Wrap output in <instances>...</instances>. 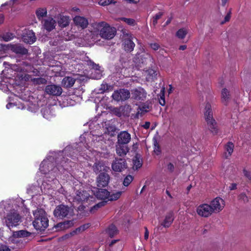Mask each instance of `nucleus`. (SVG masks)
I'll list each match as a JSON object with an SVG mask.
<instances>
[{
	"label": "nucleus",
	"instance_id": "f257e3e1",
	"mask_svg": "<svg viewBox=\"0 0 251 251\" xmlns=\"http://www.w3.org/2000/svg\"><path fill=\"white\" fill-rule=\"evenodd\" d=\"M34 220V227L38 230H44L49 225V220L45 211L42 209H37L33 212Z\"/></svg>",
	"mask_w": 251,
	"mask_h": 251
},
{
	"label": "nucleus",
	"instance_id": "f03ea898",
	"mask_svg": "<svg viewBox=\"0 0 251 251\" xmlns=\"http://www.w3.org/2000/svg\"><path fill=\"white\" fill-rule=\"evenodd\" d=\"M95 25L101 38L111 39L115 36L116 33V28L110 26L107 23L102 22L96 24Z\"/></svg>",
	"mask_w": 251,
	"mask_h": 251
},
{
	"label": "nucleus",
	"instance_id": "7ed1b4c3",
	"mask_svg": "<svg viewBox=\"0 0 251 251\" xmlns=\"http://www.w3.org/2000/svg\"><path fill=\"white\" fill-rule=\"evenodd\" d=\"M204 116L209 129L213 134H216L218 132L217 124L213 118V113L210 103H207L205 106Z\"/></svg>",
	"mask_w": 251,
	"mask_h": 251
},
{
	"label": "nucleus",
	"instance_id": "20e7f679",
	"mask_svg": "<svg viewBox=\"0 0 251 251\" xmlns=\"http://www.w3.org/2000/svg\"><path fill=\"white\" fill-rule=\"evenodd\" d=\"M73 209L64 204L57 205L53 211L54 217L60 219L73 216Z\"/></svg>",
	"mask_w": 251,
	"mask_h": 251
},
{
	"label": "nucleus",
	"instance_id": "39448f33",
	"mask_svg": "<svg viewBox=\"0 0 251 251\" xmlns=\"http://www.w3.org/2000/svg\"><path fill=\"white\" fill-rule=\"evenodd\" d=\"M21 217L15 210L9 211L4 218L5 223L9 228L17 226L20 221Z\"/></svg>",
	"mask_w": 251,
	"mask_h": 251
},
{
	"label": "nucleus",
	"instance_id": "423d86ee",
	"mask_svg": "<svg viewBox=\"0 0 251 251\" xmlns=\"http://www.w3.org/2000/svg\"><path fill=\"white\" fill-rule=\"evenodd\" d=\"M72 198L74 202L83 204L88 202L90 199H92L93 197L90 196L87 191L80 190L75 192V194L72 196Z\"/></svg>",
	"mask_w": 251,
	"mask_h": 251
},
{
	"label": "nucleus",
	"instance_id": "0eeeda50",
	"mask_svg": "<svg viewBox=\"0 0 251 251\" xmlns=\"http://www.w3.org/2000/svg\"><path fill=\"white\" fill-rule=\"evenodd\" d=\"M127 167L126 161L122 158H115L111 164L112 169L115 172H122Z\"/></svg>",
	"mask_w": 251,
	"mask_h": 251
},
{
	"label": "nucleus",
	"instance_id": "6e6552de",
	"mask_svg": "<svg viewBox=\"0 0 251 251\" xmlns=\"http://www.w3.org/2000/svg\"><path fill=\"white\" fill-rule=\"evenodd\" d=\"M213 213H219L223 210L225 206L224 201L220 197H217L213 200L209 204Z\"/></svg>",
	"mask_w": 251,
	"mask_h": 251
},
{
	"label": "nucleus",
	"instance_id": "1a4fd4ad",
	"mask_svg": "<svg viewBox=\"0 0 251 251\" xmlns=\"http://www.w3.org/2000/svg\"><path fill=\"white\" fill-rule=\"evenodd\" d=\"M130 96L128 90L126 89H120L115 91L112 95V97L117 101L125 100L129 98Z\"/></svg>",
	"mask_w": 251,
	"mask_h": 251
},
{
	"label": "nucleus",
	"instance_id": "9d476101",
	"mask_svg": "<svg viewBox=\"0 0 251 251\" xmlns=\"http://www.w3.org/2000/svg\"><path fill=\"white\" fill-rule=\"evenodd\" d=\"M196 211L200 216L205 218L210 216L213 213L210 205L206 203L201 204L198 206Z\"/></svg>",
	"mask_w": 251,
	"mask_h": 251
},
{
	"label": "nucleus",
	"instance_id": "9b49d317",
	"mask_svg": "<svg viewBox=\"0 0 251 251\" xmlns=\"http://www.w3.org/2000/svg\"><path fill=\"white\" fill-rule=\"evenodd\" d=\"M132 98L137 100H144L147 97V93L141 87L136 88L131 91Z\"/></svg>",
	"mask_w": 251,
	"mask_h": 251
},
{
	"label": "nucleus",
	"instance_id": "f8f14e48",
	"mask_svg": "<svg viewBox=\"0 0 251 251\" xmlns=\"http://www.w3.org/2000/svg\"><path fill=\"white\" fill-rule=\"evenodd\" d=\"M45 92L50 95L60 96L62 93V89L59 85L51 84L46 87Z\"/></svg>",
	"mask_w": 251,
	"mask_h": 251
},
{
	"label": "nucleus",
	"instance_id": "ddd939ff",
	"mask_svg": "<svg viewBox=\"0 0 251 251\" xmlns=\"http://www.w3.org/2000/svg\"><path fill=\"white\" fill-rule=\"evenodd\" d=\"M117 139V143L126 145L131 140V135L127 131H123L118 135Z\"/></svg>",
	"mask_w": 251,
	"mask_h": 251
},
{
	"label": "nucleus",
	"instance_id": "4468645a",
	"mask_svg": "<svg viewBox=\"0 0 251 251\" xmlns=\"http://www.w3.org/2000/svg\"><path fill=\"white\" fill-rule=\"evenodd\" d=\"M109 175L105 173H100L97 178V185L99 187H104L107 185L109 180Z\"/></svg>",
	"mask_w": 251,
	"mask_h": 251
},
{
	"label": "nucleus",
	"instance_id": "2eb2a0df",
	"mask_svg": "<svg viewBox=\"0 0 251 251\" xmlns=\"http://www.w3.org/2000/svg\"><path fill=\"white\" fill-rule=\"evenodd\" d=\"M23 41L26 43L32 44L36 40L35 33L31 30H26L23 33Z\"/></svg>",
	"mask_w": 251,
	"mask_h": 251
},
{
	"label": "nucleus",
	"instance_id": "dca6fc26",
	"mask_svg": "<svg viewBox=\"0 0 251 251\" xmlns=\"http://www.w3.org/2000/svg\"><path fill=\"white\" fill-rule=\"evenodd\" d=\"M56 25L55 21L52 18H48L43 22L44 28L48 31L54 29Z\"/></svg>",
	"mask_w": 251,
	"mask_h": 251
},
{
	"label": "nucleus",
	"instance_id": "f3484780",
	"mask_svg": "<svg viewBox=\"0 0 251 251\" xmlns=\"http://www.w3.org/2000/svg\"><path fill=\"white\" fill-rule=\"evenodd\" d=\"M128 151L129 149L126 145L117 143L116 146V153L120 156H124L126 154Z\"/></svg>",
	"mask_w": 251,
	"mask_h": 251
},
{
	"label": "nucleus",
	"instance_id": "a211bd4d",
	"mask_svg": "<svg viewBox=\"0 0 251 251\" xmlns=\"http://www.w3.org/2000/svg\"><path fill=\"white\" fill-rule=\"evenodd\" d=\"M87 65L89 66L92 69H94L95 71H98L97 73V75H93V73H92V78L94 79H100L101 76V73L100 71V66L98 64H95L94 62L91 60H89L87 61Z\"/></svg>",
	"mask_w": 251,
	"mask_h": 251
},
{
	"label": "nucleus",
	"instance_id": "6ab92c4d",
	"mask_svg": "<svg viewBox=\"0 0 251 251\" xmlns=\"http://www.w3.org/2000/svg\"><path fill=\"white\" fill-rule=\"evenodd\" d=\"M133 38L132 36H130L129 38L124 39V48L126 51H131L133 50L135 44L132 41Z\"/></svg>",
	"mask_w": 251,
	"mask_h": 251
},
{
	"label": "nucleus",
	"instance_id": "aec40b11",
	"mask_svg": "<svg viewBox=\"0 0 251 251\" xmlns=\"http://www.w3.org/2000/svg\"><path fill=\"white\" fill-rule=\"evenodd\" d=\"M74 21L76 25L79 26L82 28H86L88 25V20L86 18L80 16L75 17Z\"/></svg>",
	"mask_w": 251,
	"mask_h": 251
},
{
	"label": "nucleus",
	"instance_id": "412c9836",
	"mask_svg": "<svg viewBox=\"0 0 251 251\" xmlns=\"http://www.w3.org/2000/svg\"><path fill=\"white\" fill-rule=\"evenodd\" d=\"M11 50L17 54H26L27 53V50L20 45H11L10 46Z\"/></svg>",
	"mask_w": 251,
	"mask_h": 251
},
{
	"label": "nucleus",
	"instance_id": "4be33fe9",
	"mask_svg": "<svg viewBox=\"0 0 251 251\" xmlns=\"http://www.w3.org/2000/svg\"><path fill=\"white\" fill-rule=\"evenodd\" d=\"M157 72L155 70L150 69L145 72V75L147 81H152L157 78Z\"/></svg>",
	"mask_w": 251,
	"mask_h": 251
},
{
	"label": "nucleus",
	"instance_id": "5701e85b",
	"mask_svg": "<svg viewBox=\"0 0 251 251\" xmlns=\"http://www.w3.org/2000/svg\"><path fill=\"white\" fill-rule=\"evenodd\" d=\"M174 219L173 213L172 212L169 213L165 216L161 225L165 227H169L172 224Z\"/></svg>",
	"mask_w": 251,
	"mask_h": 251
},
{
	"label": "nucleus",
	"instance_id": "b1692460",
	"mask_svg": "<svg viewBox=\"0 0 251 251\" xmlns=\"http://www.w3.org/2000/svg\"><path fill=\"white\" fill-rule=\"evenodd\" d=\"M75 79L70 76H66L62 80V85L66 88H70L75 84Z\"/></svg>",
	"mask_w": 251,
	"mask_h": 251
},
{
	"label": "nucleus",
	"instance_id": "393cba45",
	"mask_svg": "<svg viewBox=\"0 0 251 251\" xmlns=\"http://www.w3.org/2000/svg\"><path fill=\"white\" fill-rule=\"evenodd\" d=\"M109 195V191L106 189H100L96 193V197L100 199L107 200Z\"/></svg>",
	"mask_w": 251,
	"mask_h": 251
},
{
	"label": "nucleus",
	"instance_id": "a878e982",
	"mask_svg": "<svg viewBox=\"0 0 251 251\" xmlns=\"http://www.w3.org/2000/svg\"><path fill=\"white\" fill-rule=\"evenodd\" d=\"M93 168L94 171L96 173L100 172L102 171L106 172L109 169L108 167L105 166L103 163L100 162L95 163L93 166Z\"/></svg>",
	"mask_w": 251,
	"mask_h": 251
},
{
	"label": "nucleus",
	"instance_id": "bb28decb",
	"mask_svg": "<svg viewBox=\"0 0 251 251\" xmlns=\"http://www.w3.org/2000/svg\"><path fill=\"white\" fill-rule=\"evenodd\" d=\"M150 110V107L148 105L143 104L140 105L138 109L135 118H139V116H142L144 113L148 112Z\"/></svg>",
	"mask_w": 251,
	"mask_h": 251
},
{
	"label": "nucleus",
	"instance_id": "cd10ccee",
	"mask_svg": "<svg viewBox=\"0 0 251 251\" xmlns=\"http://www.w3.org/2000/svg\"><path fill=\"white\" fill-rule=\"evenodd\" d=\"M222 99L223 102L226 105L230 100V94L229 91L224 88L222 91Z\"/></svg>",
	"mask_w": 251,
	"mask_h": 251
},
{
	"label": "nucleus",
	"instance_id": "c85d7f7f",
	"mask_svg": "<svg viewBox=\"0 0 251 251\" xmlns=\"http://www.w3.org/2000/svg\"><path fill=\"white\" fill-rule=\"evenodd\" d=\"M36 17L39 20H41L43 18L46 17L47 15V10L46 8L40 7L37 9L35 12Z\"/></svg>",
	"mask_w": 251,
	"mask_h": 251
},
{
	"label": "nucleus",
	"instance_id": "c756f323",
	"mask_svg": "<svg viewBox=\"0 0 251 251\" xmlns=\"http://www.w3.org/2000/svg\"><path fill=\"white\" fill-rule=\"evenodd\" d=\"M122 194V191H112L109 192L108 201H116L119 199Z\"/></svg>",
	"mask_w": 251,
	"mask_h": 251
},
{
	"label": "nucleus",
	"instance_id": "7c9ffc66",
	"mask_svg": "<svg viewBox=\"0 0 251 251\" xmlns=\"http://www.w3.org/2000/svg\"><path fill=\"white\" fill-rule=\"evenodd\" d=\"M106 232L110 237H113L118 233V230L115 225L112 224L107 228Z\"/></svg>",
	"mask_w": 251,
	"mask_h": 251
},
{
	"label": "nucleus",
	"instance_id": "2f4dec72",
	"mask_svg": "<svg viewBox=\"0 0 251 251\" xmlns=\"http://www.w3.org/2000/svg\"><path fill=\"white\" fill-rule=\"evenodd\" d=\"M231 14L230 10H228L226 12L225 15L222 16L223 19L220 17L219 18V21L220 25H223L226 23L228 22L231 18Z\"/></svg>",
	"mask_w": 251,
	"mask_h": 251
},
{
	"label": "nucleus",
	"instance_id": "473e14b6",
	"mask_svg": "<svg viewBox=\"0 0 251 251\" xmlns=\"http://www.w3.org/2000/svg\"><path fill=\"white\" fill-rule=\"evenodd\" d=\"M59 26L61 27H66L69 24V19L67 16L60 15L58 21Z\"/></svg>",
	"mask_w": 251,
	"mask_h": 251
},
{
	"label": "nucleus",
	"instance_id": "72a5a7b5",
	"mask_svg": "<svg viewBox=\"0 0 251 251\" xmlns=\"http://www.w3.org/2000/svg\"><path fill=\"white\" fill-rule=\"evenodd\" d=\"M133 169L134 170H137L138 168L142 166V161L141 160L140 156H139L138 155H136L134 157L133 159Z\"/></svg>",
	"mask_w": 251,
	"mask_h": 251
},
{
	"label": "nucleus",
	"instance_id": "f704fd0d",
	"mask_svg": "<svg viewBox=\"0 0 251 251\" xmlns=\"http://www.w3.org/2000/svg\"><path fill=\"white\" fill-rule=\"evenodd\" d=\"M234 148V145L233 143L231 142H229L226 144L225 147L226 151V158L231 155V154L233 151Z\"/></svg>",
	"mask_w": 251,
	"mask_h": 251
},
{
	"label": "nucleus",
	"instance_id": "c9c22d12",
	"mask_svg": "<svg viewBox=\"0 0 251 251\" xmlns=\"http://www.w3.org/2000/svg\"><path fill=\"white\" fill-rule=\"evenodd\" d=\"M30 234L27 231L22 230L14 232L13 236L15 237H24L28 236Z\"/></svg>",
	"mask_w": 251,
	"mask_h": 251
},
{
	"label": "nucleus",
	"instance_id": "e433bc0d",
	"mask_svg": "<svg viewBox=\"0 0 251 251\" xmlns=\"http://www.w3.org/2000/svg\"><path fill=\"white\" fill-rule=\"evenodd\" d=\"M188 33V30L185 28L179 29L176 33V36L179 39H184Z\"/></svg>",
	"mask_w": 251,
	"mask_h": 251
},
{
	"label": "nucleus",
	"instance_id": "4c0bfd02",
	"mask_svg": "<svg viewBox=\"0 0 251 251\" xmlns=\"http://www.w3.org/2000/svg\"><path fill=\"white\" fill-rule=\"evenodd\" d=\"M73 225V222L71 221H67L63 223H59L57 225V227H60L61 228H68Z\"/></svg>",
	"mask_w": 251,
	"mask_h": 251
},
{
	"label": "nucleus",
	"instance_id": "58836bf2",
	"mask_svg": "<svg viewBox=\"0 0 251 251\" xmlns=\"http://www.w3.org/2000/svg\"><path fill=\"white\" fill-rule=\"evenodd\" d=\"M90 226V224L89 223H87L85 224H84L79 227L77 228L75 231H74V232L75 233H79L82 232L86 230V229L88 228Z\"/></svg>",
	"mask_w": 251,
	"mask_h": 251
},
{
	"label": "nucleus",
	"instance_id": "ea45409f",
	"mask_svg": "<svg viewBox=\"0 0 251 251\" xmlns=\"http://www.w3.org/2000/svg\"><path fill=\"white\" fill-rule=\"evenodd\" d=\"M164 92V89H162L160 91V98H159V102L160 104H161L162 106H164L165 104Z\"/></svg>",
	"mask_w": 251,
	"mask_h": 251
},
{
	"label": "nucleus",
	"instance_id": "a19ab883",
	"mask_svg": "<svg viewBox=\"0 0 251 251\" xmlns=\"http://www.w3.org/2000/svg\"><path fill=\"white\" fill-rule=\"evenodd\" d=\"M133 177L131 175L127 176L124 179L123 184L125 186H127L133 180Z\"/></svg>",
	"mask_w": 251,
	"mask_h": 251
},
{
	"label": "nucleus",
	"instance_id": "79ce46f5",
	"mask_svg": "<svg viewBox=\"0 0 251 251\" xmlns=\"http://www.w3.org/2000/svg\"><path fill=\"white\" fill-rule=\"evenodd\" d=\"M11 44H8V45H3V44H0V51L3 52H6L8 50H11V48H10V46Z\"/></svg>",
	"mask_w": 251,
	"mask_h": 251
},
{
	"label": "nucleus",
	"instance_id": "37998d69",
	"mask_svg": "<svg viewBox=\"0 0 251 251\" xmlns=\"http://www.w3.org/2000/svg\"><path fill=\"white\" fill-rule=\"evenodd\" d=\"M163 14V13L162 12H159L153 17L152 23L154 25H156L158 20L161 18Z\"/></svg>",
	"mask_w": 251,
	"mask_h": 251
},
{
	"label": "nucleus",
	"instance_id": "c03bdc74",
	"mask_svg": "<svg viewBox=\"0 0 251 251\" xmlns=\"http://www.w3.org/2000/svg\"><path fill=\"white\" fill-rule=\"evenodd\" d=\"M32 80L34 83L37 84H45L47 82L46 79L42 77L34 78Z\"/></svg>",
	"mask_w": 251,
	"mask_h": 251
},
{
	"label": "nucleus",
	"instance_id": "a18cd8bd",
	"mask_svg": "<svg viewBox=\"0 0 251 251\" xmlns=\"http://www.w3.org/2000/svg\"><path fill=\"white\" fill-rule=\"evenodd\" d=\"M121 20L124 21L126 24L130 25H134L135 24V21L133 19H129V18H122L121 19Z\"/></svg>",
	"mask_w": 251,
	"mask_h": 251
},
{
	"label": "nucleus",
	"instance_id": "49530a36",
	"mask_svg": "<svg viewBox=\"0 0 251 251\" xmlns=\"http://www.w3.org/2000/svg\"><path fill=\"white\" fill-rule=\"evenodd\" d=\"M106 203L105 201H102L98 203L95 205L93 207L91 208V211H92L94 210H97L98 208L101 207L102 206H104Z\"/></svg>",
	"mask_w": 251,
	"mask_h": 251
},
{
	"label": "nucleus",
	"instance_id": "de8ad7c7",
	"mask_svg": "<svg viewBox=\"0 0 251 251\" xmlns=\"http://www.w3.org/2000/svg\"><path fill=\"white\" fill-rule=\"evenodd\" d=\"M13 35L12 33H7L2 36V39L5 41H9L13 38Z\"/></svg>",
	"mask_w": 251,
	"mask_h": 251
},
{
	"label": "nucleus",
	"instance_id": "09e8293b",
	"mask_svg": "<svg viewBox=\"0 0 251 251\" xmlns=\"http://www.w3.org/2000/svg\"><path fill=\"white\" fill-rule=\"evenodd\" d=\"M166 168L168 171L173 172L174 170V164L172 162H168L166 165Z\"/></svg>",
	"mask_w": 251,
	"mask_h": 251
},
{
	"label": "nucleus",
	"instance_id": "8fccbe9b",
	"mask_svg": "<svg viewBox=\"0 0 251 251\" xmlns=\"http://www.w3.org/2000/svg\"><path fill=\"white\" fill-rule=\"evenodd\" d=\"M99 4L101 6H106L111 4L109 0H100Z\"/></svg>",
	"mask_w": 251,
	"mask_h": 251
},
{
	"label": "nucleus",
	"instance_id": "3c124183",
	"mask_svg": "<svg viewBox=\"0 0 251 251\" xmlns=\"http://www.w3.org/2000/svg\"><path fill=\"white\" fill-rule=\"evenodd\" d=\"M150 47L153 50H156L160 48V46L156 43H152L150 44Z\"/></svg>",
	"mask_w": 251,
	"mask_h": 251
},
{
	"label": "nucleus",
	"instance_id": "603ef678",
	"mask_svg": "<svg viewBox=\"0 0 251 251\" xmlns=\"http://www.w3.org/2000/svg\"><path fill=\"white\" fill-rule=\"evenodd\" d=\"M154 153L157 154V155H158L160 154V148L159 147V146L156 144H154Z\"/></svg>",
	"mask_w": 251,
	"mask_h": 251
},
{
	"label": "nucleus",
	"instance_id": "864d4df0",
	"mask_svg": "<svg viewBox=\"0 0 251 251\" xmlns=\"http://www.w3.org/2000/svg\"><path fill=\"white\" fill-rule=\"evenodd\" d=\"M239 199L242 200L244 202L247 201L248 199L245 194L242 193L239 196Z\"/></svg>",
	"mask_w": 251,
	"mask_h": 251
},
{
	"label": "nucleus",
	"instance_id": "5fc2aeb1",
	"mask_svg": "<svg viewBox=\"0 0 251 251\" xmlns=\"http://www.w3.org/2000/svg\"><path fill=\"white\" fill-rule=\"evenodd\" d=\"M0 251H10V249L6 245H1L0 246Z\"/></svg>",
	"mask_w": 251,
	"mask_h": 251
},
{
	"label": "nucleus",
	"instance_id": "6e6d98bb",
	"mask_svg": "<svg viewBox=\"0 0 251 251\" xmlns=\"http://www.w3.org/2000/svg\"><path fill=\"white\" fill-rule=\"evenodd\" d=\"M108 86L107 84H102L100 87L101 92H105L108 89Z\"/></svg>",
	"mask_w": 251,
	"mask_h": 251
},
{
	"label": "nucleus",
	"instance_id": "4d7b16f0",
	"mask_svg": "<svg viewBox=\"0 0 251 251\" xmlns=\"http://www.w3.org/2000/svg\"><path fill=\"white\" fill-rule=\"evenodd\" d=\"M244 174L245 176H246L250 180H251V173L247 171L244 170Z\"/></svg>",
	"mask_w": 251,
	"mask_h": 251
},
{
	"label": "nucleus",
	"instance_id": "13d9d810",
	"mask_svg": "<svg viewBox=\"0 0 251 251\" xmlns=\"http://www.w3.org/2000/svg\"><path fill=\"white\" fill-rule=\"evenodd\" d=\"M149 230H146V231L145 232L144 239L146 240H147L148 239V238H149Z\"/></svg>",
	"mask_w": 251,
	"mask_h": 251
},
{
	"label": "nucleus",
	"instance_id": "bf43d9fd",
	"mask_svg": "<svg viewBox=\"0 0 251 251\" xmlns=\"http://www.w3.org/2000/svg\"><path fill=\"white\" fill-rule=\"evenodd\" d=\"M150 126V123L149 122H146L145 123V124L143 126L146 128V129H148L149 128Z\"/></svg>",
	"mask_w": 251,
	"mask_h": 251
},
{
	"label": "nucleus",
	"instance_id": "052dcab7",
	"mask_svg": "<svg viewBox=\"0 0 251 251\" xmlns=\"http://www.w3.org/2000/svg\"><path fill=\"white\" fill-rule=\"evenodd\" d=\"M187 48V46L186 45H181L179 47V49L180 50H184Z\"/></svg>",
	"mask_w": 251,
	"mask_h": 251
},
{
	"label": "nucleus",
	"instance_id": "680f3d73",
	"mask_svg": "<svg viewBox=\"0 0 251 251\" xmlns=\"http://www.w3.org/2000/svg\"><path fill=\"white\" fill-rule=\"evenodd\" d=\"M229 189L231 190H234L235 188V184L232 183L231 184V185L229 187Z\"/></svg>",
	"mask_w": 251,
	"mask_h": 251
},
{
	"label": "nucleus",
	"instance_id": "e2e57ef3",
	"mask_svg": "<svg viewBox=\"0 0 251 251\" xmlns=\"http://www.w3.org/2000/svg\"><path fill=\"white\" fill-rule=\"evenodd\" d=\"M13 105V103H9L6 105V108L7 109H9Z\"/></svg>",
	"mask_w": 251,
	"mask_h": 251
},
{
	"label": "nucleus",
	"instance_id": "0e129e2a",
	"mask_svg": "<svg viewBox=\"0 0 251 251\" xmlns=\"http://www.w3.org/2000/svg\"><path fill=\"white\" fill-rule=\"evenodd\" d=\"M166 193L170 198H171V199L173 198V197L172 196L171 194H170V193L169 192V191L166 190Z\"/></svg>",
	"mask_w": 251,
	"mask_h": 251
},
{
	"label": "nucleus",
	"instance_id": "69168bd1",
	"mask_svg": "<svg viewBox=\"0 0 251 251\" xmlns=\"http://www.w3.org/2000/svg\"><path fill=\"white\" fill-rule=\"evenodd\" d=\"M117 241H118V240H112V241H111V242L110 243L109 246H112V245H113L114 244H115V243Z\"/></svg>",
	"mask_w": 251,
	"mask_h": 251
},
{
	"label": "nucleus",
	"instance_id": "338daca9",
	"mask_svg": "<svg viewBox=\"0 0 251 251\" xmlns=\"http://www.w3.org/2000/svg\"><path fill=\"white\" fill-rule=\"evenodd\" d=\"M110 0V4H115V3H117V0Z\"/></svg>",
	"mask_w": 251,
	"mask_h": 251
},
{
	"label": "nucleus",
	"instance_id": "774afa93",
	"mask_svg": "<svg viewBox=\"0 0 251 251\" xmlns=\"http://www.w3.org/2000/svg\"><path fill=\"white\" fill-rule=\"evenodd\" d=\"M3 22V18L2 17H0V25L2 24Z\"/></svg>",
	"mask_w": 251,
	"mask_h": 251
}]
</instances>
